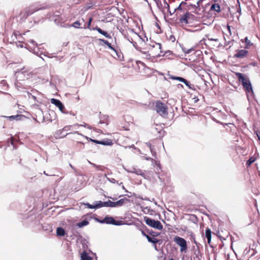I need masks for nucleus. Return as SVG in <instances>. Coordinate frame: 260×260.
Returning a JSON list of instances; mask_svg holds the SVG:
<instances>
[{
  "instance_id": "obj_1",
  "label": "nucleus",
  "mask_w": 260,
  "mask_h": 260,
  "mask_svg": "<svg viewBox=\"0 0 260 260\" xmlns=\"http://www.w3.org/2000/svg\"><path fill=\"white\" fill-rule=\"evenodd\" d=\"M148 49L149 55L153 57L164 55V52L161 50V45L160 43H153L152 44H149Z\"/></svg>"
},
{
  "instance_id": "obj_2",
  "label": "nucleus",
  "mask_w": 260,
  "mask_h": 260,
  "mask_svg": "<svg viewBox=\"0 0 260 260\" xmlns=\"http://www.w3.org/2000/svg\"><path fill=\"white\" fill-rule=\"evenodd\" d=\"M168 109L166 104L162 103L160 101H157L155 102L154 110L162 117H167L168 115Z\"/></svg>"
},
{
  "instance_id": "obj_3",
  "label": "nucleus",
  "mask_w": 260,
  "mask_h": 260,
  "mask_svg": "<svg viewBox=\"0 0 260 260\" xmlns=\"http://www.w3.org/2000/svg\"><path fill=\"white\" fill-rule=\"evenodd\" d=\"M125 38L131 43L133 44V46L137 48V41H141V38L140 36L137 33L131 30L129 33H127V35H125Z\"/></svg>"
},
{
  "instance_id": "obj_4",
  "label": "nucleus",
  "mask_w": 260,
  "mask_h": 260,
  "mask_svg": "<svg viewBox=\"0 0 260 260\" xmlns=\"http://www.w3.org/2000/svg\"><path fill=\"white\" fill-rule=\"evenodd\" d=\"M144 221L148 225L152 228H155L159 230H161L163 229V226L162 224L158 220H155L147 216H145L144 217Z\"/></svg>"
},
{
  "instance_id": "obj_5",
  "label": "nucleus",
  "mask_w": 260,
  "mask_h": 260,
  "mask_svg": "<svg viewBox=\"0 0 260 260\" xmlns=\"http://www.w3.org/2000/svg\"><path fill=\"white\" fill-rule=\"evenodd\" d=\"M174 241L180 247V251L181 252L186 251L187 249V242L184 238L176 236L174 238Z\"/></svg>"
},
{
  "instance_id": "obj_6",
  "label": "nucleus",
  "mask_w": 260,
  "mask_h": 260,
  "mask_svg": "<svg viewBox=\"0 0 260 260\" xmlns=\"http://www.w3.org/2000/svg\"><path fill=\"white\" fill-rule=\"evenodd\" d=\"M50 102L51 104L55 105L57 107H58L62 113H67L64 105L59 100L56 99H51L50 100Z\"/></svg>"
},
{
  "instance_id": "obj_7",
  "label": "nucleus",
  "mask_w": 260,
  "mask_h": 260,
  "mask_svg": "<svg viewBox=\"0 0 260 260\" xmlns=\"http://www.w3.org/2000/svg\"><path fill=\"white\" fill-rule=\"evenodd\" d=\"M121 221H117L112 217H106L103 220L101 221V223H106L107 224H111L113 225H120Z\"/></svg>"
},
{
  "instance_id": "obj_8",
  "label": "nucleus",
  "mask_w": 260,
  "mask_h": 260,
  "mask_svg": "<svg viewBox=\"0 0 260 260\" xmlns=\"http://www.w3.org/2000/svg\"><path fill=\"white\" fill-rule=\"evenodd\" d=\"M192 16L189 12H186L180 18V22L182 25H186L189 23L190 16Z\"/></svg>"
},
{
  "instance_id": "obj_9",
  "label": "nucleus",
  "mask_w": 260,
  "mask_h": 260,
  "mask_svg": "<svg viewBox=\"0 0 260 260\" xmlns=\"http://www.w3.org/2000/svg\"><path fill=\"white\" fill-rule=\"evenodd\" d=\"M248 51L245 49H242L238 50L237 52L234 55V57L236 58H243L247 56Z\"/></svg>"
},
{
  "instance_id": "obj_10",
  "label": "nucleus",
  "mask_w": 260,
  "mask_h": 260,
  "mask_svg": "<svg viewBox=\"0 0 260 260\" xmlns=\"http://www.w3.org/2000/svg\"><path fill=\"white\" fill-rule=\"evenodd\" d=\"M236 76L238 78L239 81L242 83V86L244 85L246 82L249 81V79L244 76L242 73H236Z\"/></svg>"
},
{
  "instance_id": "obj_11",
  "label": "nucleus",
  "mask_w": 260,
  "mask_h": 260,
  "mask_svg": "<svg viewBox=\"0 0 260 260\" xmlns=\"http://www.w3.org/2000/svg\"><path fill=\"white\" fill-rule=\"evenodd\" d=\"M24 9L26 11L27 14L28 15V16H30L31 14H32L34 12L40 10V8L35 7L34 6H30L29 7H26L25 8H24Z\"/></svg>"
},
{
  "instance_id": "obj_12",
  "label": "nucleus",
  "mask_w": 260,
  "mask_h": 260,
  "mask_svg": "<svg viewBox=\"0 0 260 260\" xmlns=\"http://www.w3.org/2000/svg\"><path fill=\"white\" fill-rule=\"evenodd\" d=\"M3 117L7 118L10 121L21 120L22 119V118L24 117V116L23 115H19V114H17L16 115L10 116H4Z\"/></svg>"
},
{
  "instance_id": "obj_13",
  "label": "nucleus",
  "mask_w": 260,
  "mask_h": 260,
  "mask_svg": "<svg viewBox=\"0 0 260 260\" xmlns=\"http://www.w3.org/2000/svg\"><path fill=\"white\" fill-rule=\"evenodd\" d=\"M128 200L126 198L121 199L117 202H113L114 207L122 206L124 203L127 202Z\"/></svg>"
},
{
  "instance_id": "obj_14",
  "label": "nucleus",
  "mask_w": 260,
  "mask_h": 260,
  "mask_svg": "<svg viewBox=\"0 0 260 260\" xmlns=\"http://www.w3.org/2000/svg\"><path fill=\"white\" fill-rule=\"evenodd\" d=\"M211 235H212V232H211V230L209 228H206V229L205 230V237L207 239L208 243L209 244H210V243H211Z\"/></svg>"
},
{
  "instance_id": "obj_15",
  "label": "nucleus",
  "mask_w": 260,
  "mask_h": 260,
  "mask_svg": "<svg viewBox=\"0 0 260 260\" xmlns=\"http://www.w3.org/2000/svg\"><path fill=\"white\" fill-rule=\"evenodd\" d=\"M243 86L246 92H253L251 84L250 81L247 83L246 82L244 85H243Z\"/></svg>"
},
{
  "instance_id": "obj_16",
  "label": "nucleus",
  "mask_w": 260,
  "mask_h": 260,
  "mask_svg": "<svg viewBox=\"0 0 260 260\" xmlns=\"http://www.w3.org/2000/svg\"><path fill=\"white\" fill-rule=\"evenodd\" d=\"M94 29L96 30L99 33L104 35L107 38H111V36L109 34H108L107 32L103 30L100 27L96 26L95 28H94Z\"/></svg>"
},
{
  "instance_id": "obj_17",
  "label": "nucleus",
  "mask_w": 260,
  "mask_h": 260,
  "mask_svg": "<svg viewBox=\"0 0 260 260\" xmlns=\"http://www.w3.org/2000/svg\"><path fill=\"white\" fill-rule=\"evenodd\" d=\"M222 233H223V232H222L221 233L218 232L217 233L218 237L220 238V240L222 241L223 240H226L229 238V232H226V233H225L223 235L222 234Z\"/></svg>"
},
{
  "instance_id": "obj_18",
  "label": "nucleus",
  "mask_w": 260,
  "mask_h": 260,
  "mask_svg": "<svg viewBox=\"0 0 260 260\" xmlns=\"http://www.w3.org/2000/svg\"><path fill=\"white\" fill-rule=\"evenodd\" d=\"M19 16L20 17L21 20H25L29 16L27 14L26 11L24 9L21 10L19 13Z\"/></svg>"
},
{
  "instance_id": "obj_19",
  "label": "nucleus",
  "mask_w": 260,
  "mask_h": 260,
  "mask_svg": "<svg viewBox=\"0 0 260 260\" xmlns=\"http://www.w3.org/2000/svg\"><path fill=\"white\" fill-rule=\"evenodd\" d=\"M146 238L149 242L154 244L155 247H156V244L159 242V240L154 238V237H151L149 236H147Z\"/></svg>"
},
{
  "instance_id": "obj_20",
  "label": "nucleus",
  "mask_w": 260,
  "mask_h": 260,
  "mask_svg": "<svg viewBox=\"0 0 260 260\" xmlns=\"http://www.w3.org/2000/svg\"><path fill=\"white\" fill-rule=\"evenodd\" d=\"M81 260H91L92 258L88 255V253L85 251H84L81 253Z\"/></svg>"
},
{
  "instance_id": "obj_21",
  "label": "nucleus",
  "mask_w": 260,
  "mask_h": 260,
  "mask_svg": "<svg viewBox=\"0 0 260 260\" xmlns=\"http://www.w3.org/2000/svg\"><path fill=\"white\" fill-rule=\"evenodd\" d=\"M211 10H213L217 12H220L221 11V9L220 6L217 4H215L212 5L210 8Z\"/></svg>"
},
{
  "instance_id": "obj_22",
  "label": "nucleus",
  "mask_w": 260,
  "mask_h": 260,
  "mask_svg": "<svg viewBox=\"0 0 260 260\" xmlns=\"http://www.w3.org/2000/svg\"><path fill=\"white\" fill-rule=\"evenodd\" d=\"M64 230L60 227L57 228L56 229V234L58 236H63L65 235Z\"/></svg>"
},
{
  "instance_id": "obj_23",
  "label": "nucleus",
  "mask_w": 260,
  "mask_h": 260,
  "mask_svg": "<svg viewBox=\"0 0 260 260\" xmlns=\"http://www.w3.org/2000/svg\"><path fill=\"white\" fill-rule=\"evenodd\" d=\"M102 145H106V146H111L113 144L112 140L107 139L102 141V143H101Z\"/></svg>"
},
{
  "instance_id": "obj_24",
  "label": "nucleus",
  "mask_w": 260,
  "mask_h": 260,
  "mask_svg": "<svg viewBox=\"0 0 260 260\" xmlns=\"http://www.w3.org/2000/svg\"><path fill=\"white\" fill-rule=\"evenodd\" d=\"M89 224V221L87 220H84L82 221L79 222L77 224V225L81 228L83 227L84 226H86Z\"/></svg>"
},
{
  "instance_id": "obj_25",
  "label": "nucleus",
  "mask_w": 260,
  "mask_h": 260,
  "mask_svg": "<svg viewBox=\"0 0 260 260\" xmlns=\"http://www.w3.org/2000/svg\"><path fill=\"white\" fill-rule=\"evenodd\" d=\"M100 41L103 42L105 45H106L110 49L115 51V49L112 46L111 43H110L108 41L105 40L104 39H100Z\"/></svg>"
},
{
  "instance_id": "obj_26",
  "label": "nucleus",
  "mask_w": 260,
  "mask_h": 260,
  "mask_svg": "<svg viewBox=\"0 0 260 260\" xmlns=\"http://www.w3.org/2000/svg\"><path fill=\"white\" fill-rule=\"evenodd\" d=\"M255 160V158L253 156L250 157L246 161V165L247 167L250 166Z\"/></svg>"
},
{
  "instance_id": "obj_27",
  "label": "nucleus",
  "mask_w": 260,
  "mask_h": 260,
  "mask_svg": "<svg viewBox=\"0 0 260 260\" xmlns=\"http://www.w3.org/2000/svg\"><path fill=\"white\" fill-rule=\"evenodd\" d=\"M92 21V17H90L89 19H88V22H87V25H86L85 24L84 25V26L83 27H81V28H88V29H90V25H91V22Z\"/></svg>"
},
{
  "instance_id": "obj_28",
  "label": "nucleus",
  "mask_w": 260,
  "mask_h": 260,
  "mask_svg": "<svg viewBox=\"0 0 260 260\" xmlns=\"http://www.w3.org/2000/svg\"><path fill=\"white\" fill-rule=\"evenodd\" d=\"M103 204H104V207H114L113 202H112L110 200H109L107 202H104Z\"/></svg>"
},
{
  "instance_id": "obj_29",
  "label": "nucleus",
  "mask_w": 260,
  "mask_h": 260,
  "mask_svg": "<svg viewBox=\"0 0 260 260\" xmlns=\"http://www.w3.org/2000/svg\"><path fill=\"white\" fill-rule=\"evenodd\" d=\"M103 204L104 202L101 201L96 202L95 204H94V205H95V209L100 208L102 207H104Z\"/></svg>"
},
{
  "instance_id": "obj_30",
  "label": "nucleus",
  "mask_w": 260,
  "mask_h": 260,
  "mask_svg": "<svg viewBox=\"0 0 260 260\" xmlns=\"http://www.w3.org/2000/svg\"><path fill=\"white\" fill-rule=\"evenodd\" d=\"M80 25H81V23L79 21H76L72 24V26H73L76 28H81V27H80Z\"/></svg>"
},
{
  "instance_id": "obj_31",
  "label": "nucleus",
  "mask_w": 260,
  "mask_h": 260,
  "mask_svg": "<svg viewBox=\"0 0 260 260\" xmlns=\"http://www.w3.org/2000/svg\"><path fill=\"white\" fill-rule=\"evenodd\" d=\"M174 79L177 80L180 82H182L183 83H185L186 82V80L182 77H175L173 78Z\"/></svg>"
},
{
  "instance_id": "obj_32",
  "label": "nucleus",
  "mask_w": 260,
  "mask_h": 260,
  "mask_svg": "<svg viewBox=\"0 0 260 260\" xmlns=\"http://www.w3.org/2000/svg\"><path fill=\"white\" fill-rule=\"evenodd\" d=\"M185 5L186 4V3L185 2H182L177 7L175 8L174 9V12H175L176 11H178V10H180L181 11L182 10V7H181V5Z\"/></svg>"
},
{
  "instance_id": "obj_33",
  "label": "nucleus",
  "mask_w": 260,
  "mask_h": 260,
  "mask_svg": "<svg viewBox=\"0 0 260 260\" xmlns=\"http://www.w3.org/2000/svg\"><path fill=\"white\" fill-rule=\"evenodd\" d=\"M186 86H187L190 89H193L194 85L190 83L189 81L186 80L185 83H184Z\"/></svg>"
},
{
  "instance_id": "obj_34",
  "label": "nucleus",
  "mask_w": 260,
  "mask_h": 260,
  "mask_svg": "<svg viewBox=\"0 0 260 260\" xmlns=\"http://www.w3.org/2000/svg\"><path fill=\"white\" fill-rule=\"evenodd\" d=\"M149 234L150 235H151L152 237H156V236H157L158 235H159V233H158V232H153V231H151V232L149 233Z\"/></svg>"
},
{
  "instance_id": "obj_35",
  "label": "nucleus",
  "mask_w": 260,
  "mask_h": 260,
  "mask_svg": "<svg viewBox=\"0 0 260 260\" xmlns=\"http://www.w3.org/2000/svg\"><path fill=\"white\" fill-rule=\"evenodd\" d=\"M86 205L90 209H95V205H91L89 203H87L86 204Z\"/></svg>"
},
{
  "instance_id": "obj_36",
  "label": "nucleus",
  "mask_w": 260,
  "mask_h": 260,
  "mask_svg": "<svg viewBox=\"0 0 260 260\" xmlns=\"http://www.w3.org/2000/svg\"><path fill=\"white\" fill-rule=\"evenodd\" d=\"M192 99L194 103H196L199 101V98L197 96H196L195 95L192 98Z\"/></svg>"
},
{
  "instance_id": "obj_37",
  "label": "nucleus",
  "mask_w": 260,
  "mask_h": 260,
  "mask_svg": "<svg viewBox=\"0 0 260 260\" xmlns=\"http://www.w3.org/2000/svg\"><path fill=\"white\" fill-rule=\"evenodd\" d=\"M153 1L155 2L157 7L159 8V6L161 5L160 1V0H153Z\"/></svg>"
},
{
  "instance_id": "obj_38",
  "label": "nucleus",
  "mask_w": 260,
  "mask_h": 260,
  "mask_svg": "<svg viewBox=\"0 0 260 260\" xmlns=\"http://www.w3.org/2000/svg\"><path fill=\"white\" fill-rule=\"evenodd\" d=\"M10 141L11 142V144L13 145L14 147H15L14 146V138L13 137H11V138L10 139Z\"/></svg>"
},
{
  "instance_id": "obj_39",
  "label": "nucleus",
  "mask_w": 260,
  "mask_h": 260,
  "mask_svg": "<svg viewBox=\"0 0 260 260\" xmlns=\"http://www.w3.org/2000/svg\"><path fill=\"white\" fill-rule=\"evenodd\" d=\"M91 141L96 144H101V143H102V141H99V140H92V139H91Z\"/></svg>"
},
{
  "instance_id": "obj_40",
  "label": "nucleus",
  "mask_w": 260,
  "mask_h": 260,
  "mask_svg": "<svg viewBox=\"0 0 260 260\" xmlns=\"http://www.w3.org/2000/svg\"><path fill=\"white\" fill-rule=\"evenodd\" d=\"M164 4H165V7H166L168 11L169 10H170V6L166 2V0H165Z\"/></svg>"
},
{
  "instance_id": "obj_41",
  "label": "nucleus",
  "mask_w": 260,
  "mask_h": 260,
  "mask_svg": "<svg viewBox=\"0 0 260 260\" xmlns=\"http://www.w3.org/2000/svg\"><path fill=\"white\" fill-rule=\"evenodd\" d=\"M226 27H227V29L229 32L230 35H231L232 32H231V26L229 25H228Z\"/></svg>"
},
{
  "instance_id": "obj_42",
  "label": "nucleus",
  "mask_w": 260,
  "mask_h": 260,
  "mask_svg": "<svg viewBox=\"0 0 260 260\" xmlns=\"http://www.w3.org/2000/svg\"><path fill=\"white\" fill-rule=\"evenodd\" d=\"M245 42L247 45H249L250 43V41L248 39L247 37L245 38Z\"/></svg>"
},
{
  "instance_id": "obj_43",
  "label": "nucleus",
  "mask_w": 260,
  "mask_h": 260,
  "mask_svg": "<svg viewBox=\"0 0 260 260\" xmlns=\"http://www.w3.org/2000/svg\"><path fill=\"white\" fill-rule=\"evenodd\" d=\"M170 15H172L173 14H174L175 12H174V10L173 11H171L170 10H168V11Z\"/></svg>"
},
{
  "instance_id": "obj_44",
  "label": "nucleus",
  "mask_w": 260,
  "mask_h": 260,
  "mask_svg": "<svg viewBox=\"0 0 260 260\" xmlns=\"http://www.w3.org/2000/svg\"><path fill=\"white\" fill-rule=\"evenodd\" d=\"M142 235L145 236L146 238V236H148V235H147L144 231H142Z\"/></svg>"
},
{
  "instance_id": "obj_45",
  "label": "nucleus",
  "mask_w": 260,
  "mask_h": 260,
  "mask_svg": "<svg viewBox=\"0 0 260 260\" xmlns=\"http://www.w3.org/2000/svg\"><path fill=\"white\" fill-rule=\"evenodd\" d=\"M210 40L211 41H218V39H213V38H211V39H210Z\"/></svg>"
},
{
  "instance_id": "obj_46",
  "label": "nucleus",
  "mask_w": 260,
  "mask_h": 260,
  "mask_svg": "<svg viewBox=\"0 0 260 260\" xmlns=\"http://www.w3.org/2000/svg\"><path fill=\"white\" fill-rule=\"evenodd\" d=\"M31 98H32L35 101H37V98H36L35 96L31 95Z\"/></svg>"
},
{
  "instance_id": "obj_47",
  "label": "nucleus",
  "mask_w": 260,
  "mask_h": 260,
  "mask_svg": "<svg viewBox=\"0 0 260 260\" xmlns=\"http://www.w3.org/2000/svg\"><path fill=\"white\" fill-rule=\"evenodd\" d=\"M155 161V165H157V166H159L160 164L158 161H156V160H154Z\"/></svg>"
},
{
  "instance_id": "obj_48",
  "label": "nucleus",
  "mask_w": 260,
  "mask_h": 260,
  "mask_svg": "<svg viewBox=\"0 0 260 260\" xmlns=\"http://www.w3.org/2000/svg\"><path fill=\"white\" fill-rule=\"evenodd\" d=\"M44 174L45 175H46V176H55L54 175H48V174H47V173H46L45 172H44Z\"/></svg>"
},
{
  "instance_id": "obj_49",
  "label": "nucleus",
  "mask_w": 260,
  "mask_h": 260,
  "mask_svg": "<svg viewBox=\"0 0 260 260\" xmlns=\"http://www.w3.org/2000/svg\"><path fill=\"white\" fill-rule=\"evenodd\" d=\"M69 128V126H65V127L63 128V130H68Z\"/></svg>"
},
{
  "instance_id": "obj_50",
  "label": "nucleus",
  "mask_w": 260,
  "mask_h": 260,
  "mask_svg": "<svg viewBox=\"0 0 260 260\" xmlns=\"http://www.w3.org/2000/svg\"><path fill=\"white\" fill-rule=\"evenodd\" d=\"M191 50H194V49L193 48H191L187 51V53H189Z\"/></svg>"
},
{
  "instance_id": "obj_51",
  "label": "nucleus",
  "mask_w": 260,
  "mask_h": 260,
  "mask_svg": "<svg viewBox=\"0 0 260 260\" xmlns=\"http://www.w3.org/2000/svg\"><path fill=\"white\" fill-rule=\"evenodd\" d=\"M214 2H218L219 0H213Z\"/></svg>"
},
{
  "instance_id": "obj_52",
  "label": "nucleus",
  "mask_w": 260,
  "mask_h": 260,
  "mask_svg": "<svg viewBox=\"0 0 260 260\" xmlns=\"http://www.w3.org/2000/svg\"><path fill=\"white\" fill-rule=\"evenodd\" d=\"M169 260H174L173 258H170Z\"/></svg>"
},
{
  "instance_id": "obj_53",
  "label": "nucleus",
  "mask_w": 260,
  "mask_h": 260,
  "mask_svg": "<svg viewBox=\"0 0 260 260\" xmlns=\"http://www.w3.org/2000/svg\"><path fill=\"white\" fill-rule=\"evenodd\" d=\"M63 178V177H61L60 178V180H61V179L62 178Z\"/></svg>"
},
{
  "instance_id": "obj_54",
  "label": "nucleus",
  "mask_w": 260,
  "mask_h": 260,
  "mask_svg": "<svg viewBox=\"0 0 260 260\" xmlns=\"http://www.w3.org/2000/svg\"><path fill=\"white\" fill-rule=\"evenodd\" d=\"M82 21H84V20L83 18H82Z\"/></svg>"
},
{
  "instance_id": "obj_55",
  "label": "nucleus",
  "mask_w": 260,
  "mask_h": 260,
  "mask_svg": "<svg viewBox=\"0 0 260 260\" xmlns=\"http://www.w3.org/2000/svg\"><path fill=\"white\" fill-rule=\"evenodd\" d=\"M258 139L260 140V137L259 136H258Z\"/></svg>"
}]
</instances>
